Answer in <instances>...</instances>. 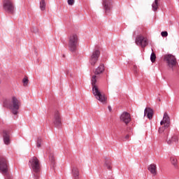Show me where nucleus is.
I'll return each mask as SVG.
<instances>
[{"mask_svg": "<svg viewBox=\"0 0 179 179\" xmlns=\"http://www.w3.org/2000/svg\"><path fill=\"white\" fill-rule=\"evenodd\" d=\"M135 43L137 45H141L142 48H145V47H146V45L148 44V38L142 35H138L136 38Z\"/></svg>", "mask_w": 179, "mask_h": 179, "instance_id": "obj_11", "label": "nucleus"}, {"mask_svg": "<svg viewBox=\"0 0 179 179\" xmlns=\"http://www.w3.org/2000/svg\"><path fill=\"white\" fill-rule=\"evenodd\" d=\"M161 125H164L159 129V134H165L164 138L166 139L168 145H171V143H174L176 142H178V136L177 134H173L171 138H169V130L168 128L170 127V117L167 113H164L163 120L160 122Z\"/></svg>", "mask_w": 179, "mask_h": 179, "instance_id": "obj_1", "label": "nucleus"}, {"mask_svg": "<svg viewBox=\"0 0 179 179\" xmlns=\"http://www.w3.org/2000/svg\"><path fill=\"white\" fill-rule=\"evenodd\" d=\"M31 31H33L34 33H38V29H37L36 27H32Z\"/></svg>", "mask_w": 179, "mask_h": 179, "instance_id": "obj_29", "label": "nucleus"}, {"mask_svg": "<svg viewBox=\"0 0 179 179\" xmlns=\"http://www.w3.org/2000/svg\"><path fill=\"white\" fill-rule=\"evenodd\" d=\"M68 5H70L71 6H72V5H73V3H75V0H68Z\"/></svg>", "mask_w": 179, "mask_h": 179, "instance_id": "obj_28", "label": "nucleus"}, {"mask_svg": "<svg viewBox=\"0 0 179 179\" xmlns=\"http://www.w3.org/2000/svg\"><path fill=\"white\" fill-rule=\"evenodd\" d=\"M0 173L3 174L5 179H13L12 173L9 171V166H8V161L5 158H0Z\"/></svg>", "mask_w": 179, "mask_h": 179, "instance_id": "obj_5", "label": "nucleus"}, {"mask_svg": "<svg viewBox=\"0 0 179 179\" xmlns=\"http://www.w3.org/2000/svg\"><path fill=\"white\" fill-rule=\"evenodd\" d=\"M46 153L49 155V160L51 163L52 166L55 165V157H54V151H52V149L51 148L48 147L46 150Z\"/></svg>", "mask_w": 179, "mask_h": 179, "instance_id": "obj_14", "label": "nucleus"}, {"mask_svg": "<svg viewBox=\"0 0 179 179\" xmlns=\"http://www.w3.org/2000/svg\"><path fill=\"white\" fill-rule=\"evenodd\" d=\"M120 120L126 124H129L131 122V115L127 112H124L120 115Z\"/></svg>", "mask_w": 179, "mask_h": 179, "instance_id": "obj_12", "label": "nucleus"}, {"mask_svg": "<svg viewBox=\"0 0 179 179\" xmlns=\"http://www.w3.org/2000/svg\"><path fill=\"white\" fill-rule=\"evenodd\" d=\"M150 61L151 62H155L156 61V54L155 52H152L150 55Z\"/></svg>", "mask_w": 179, "mask_h": 179, "instance_id": "obj_25", "label": "nucleus"}, {"mask_svg": "<svg viewBox=\"0 0 179 179\" xmlns=\"http://www.w3.org/2000/svg\"><path fill=\"white\" fill-rule=\"evenodd\" d=\"M100 57V50L99 49H95L90 57V63L92 66L96 65V62L99 61V57Z\"/></svg>", "mask_w": 179, "mask_h": 179, "instance_id": "obj_9", "label": "nucleus"}, {"mask_svg": "<svg viewBox=\"0 0 179 179\" xmlns=\"http://www.w3.org/2000/svg\"><path fill=\"white\" fill-rule=\"evenodd\" d=\"M28 164L32 171L34 178H40V169L41 168V165L40 164V160H38V158L36 157H31L29 160Z\"/></svg>", "mask_w": 179, "mask_h": 179, "instance_id": "obj_3", "label": "nucleus"}, {"mask_svg": "<svg viewBox=\"0 0 179 179\" xmlns=\"http://www.w3.org/2000/svg\"><path fill=\"white\" fill-rule=\"evenodd\" d=\"M108 110H109V111H111V106H108Z\"/></svg>", "mask_w": 179, "mask_h": 179, "instance_id": "obj_32", "label": "nucleus"}, {"mask_svg": "<svg viewBox=\"0 0 179 179\" xmlns=\"http://www.w3.org/2000/svg\"><path fill=\"white\" fill-rule=\"evenodd\" d=\"M164 61H166L169 68H174L177 65V59L173 55H166L164 56Z\"/></svg>", "mask_w": 179, "mask_h": 179, "instance_id": "obj_8", "label": "nucleus"}, {"mask_svg": "<svg viewBox=\"0 0 179 179\" xmlns=\"http://www.w3.org/2000/svg\"><path fill=\"white\" fill-rule=\"evenodd\" d=\"M133 71H134L135 73H138V67H136V66H134Z\"/></svg>", "mask_w": 179, "mask_h": 179, "instance_id": "obj_30", "label": "nucleus"}, {"mask_svg": "<svg viewBox=\"0 0 179 179\" xmlns=\"http://www.w3.org/2000/svg\"><path fill=\"white\" fill-rule=\"evenodd\" d=\"M78 38L77 34H71L69 39V50L71 52H75L78 49Z\"/></svg>", "mask_w": 179, "mask_h": 179, "instance_id": "obj_6", "label": "nucleus"}, {"mask_svg": "<svg viewBox=\"0 0 179 179\" xmlns=\"http://www.w3.org/2000/svg\"><path fill=\"white\" fill-rule=\"evenodd\" d=\"M144 115H147L149 120H152L153 117V110L150 108H146L144 110Z\"/></svg>", "mask_w": 179, "mask_h": 179, "instance_id": "obj_17", "label": "nucleus"}, {"mask_svg": "<svg viewBox=\"0 0 179 179\" xmlns=\"http://www.w3.org/2000/svg\"><path fill=\"white\" fill-rule=\"evenodd\" d=\"M3 8L6 12L13 15L15 13V4L10 0H3Z\"/></svg>", "mask_w": 179, "mask_h": 179, "instance_id": "obj_7", "label": "nucleus"}, {"mask_svg": "<svg viewBox=\"0 0 179 179\" xmlns=\"http://www.w3.org/2000/svg\"><path fill=\"white\" fill-rule=\"evenodd\" d=\"M104 72V64H100L97 69L95 70V75H100V73H103Z\"/></svg>", "mask_w": 179, "mask_h": 179, "instance_id": "obj_19", "label": "nucleus"}, {"mask_svg": "<svg viewBox=\"0 0 179 179\" xmlns=\"http://www.w3.org/2000/svg\"><path fill=\"white\" fill-rule=\"evenodd\" d=\"M112 3V0H103L102 5L103 6V9L105 10L106 13H108V12H110Z\"/></svg>", "mask_w": 179, "mask_h": 179, "instance_id": "obj_15", "label": "nucleus"}, {"mask_svg": "<svg viewBox=\"0 0 179 179\" xmlns=\"http://www.w3.org/2000/svg\"><path fill=\"white\" fill-rule=\"evenodd\" d=\"M158 101H160V99H159Z\"/></svg>", "mask_w": 179, "mask_h": 179, "instance_id": "obj_33", "label": "nucleus"}, {"mask_svg": "<svg viewBox=\"0 0 179 179\" xmlns=\"http://www.w3.org/2000/svg\"><path fill=\"white\" fill-rule=\"evenodd\" d=\"M161 36H162V37H167V36H169V33H168L167 31H162V32L161 33Z\"/></svg>", "mask_w": 179, "mask_h": 179, "instance_id": "obj_27", "label": "nucleus"}, {"mask_svg": "<svg viewBox=\"0 0 179 179\" xmlns=\"http://www.w3.org/2000/svg\"><path fill=\"white\" fill-rule=\"evenodd\" d=\"M97 76L96 75L93 76L91 79V83L92 85V93L94 96H95V98L96 100H99V101H101V103H106L107 98L106 97V95L101 94L100 90H99V87L96 83H97Z\"/></svg>", "mask_w": 179, "mask_h": 179, "instance_id": "obj_4", "label": "nucleus"}, {"mask_svg": "<svg viewBox=\"0 0 179 179\" xmlns=\"http://www.w3.org/2000/svg\"><path fill=\"white\" fill-rule=\"evenodd\" d=\"M148 170L154 177L157 176V166L155 164H150L148 167Z\"/></svg>", "mask_w": 179, "mask_h": 179, "instance_id": "obj_16", "label": "nucleus"}, {"mask_svg": "<svg viewBox=\"0 0 179 179\" xmlns=\"http://www.w3.org/2000/svg\"><path fill=\"white\" fill-rule=\"evenodd\" d=\"M53 124L56 128L61 127L62 125V121L61 119V113L58 110H55L53 116Z\"/></svg>", "mask_w": 179, "mask_h": 179, "instance_id": "obj_10", "label": "nucleus"}, {"mask_svg": "<svg viewBox=\"0 0 179 179\" xmlns=\"http://www.w3.org/2000/svg\"><path fill=\"white\" fill-rule=\"evenodd\" d=\"M125 139H129V135H127V136H125Z\"/></svg>", "mask_w": 179, "mask_h": 179, "instance_id": "obj_31", "label": "nucleus"}, {"mask_svg": "<svg viewBox=\"0 0 179 179\" xmlns=\"http://www.w3.org/2000/svg\"><path fill=\"white\" fill-rule=\"evenodd\" d=\"M20 101H19L16 96H13L10 101L5 100L3 101V107L9 108L14 115H17V114H19V108H20Z\"/></svg>", "mask_w": 179, "mask_h": 179, "instance_id": "obj_2", "label": "nucleus"}, {"mask_svg": "<svg viewBox=\"0 0 179 179\" xmlns=\"http://www.w3.org/2000/svg\"><path fill=\"white\" fill-rule=\"evenodd\" d=\"M104 166L106 169H108V170H110L111 169V161L110 159H106Z\"/></svg>", "mask_w": 179, "mask_h": 179, "instance_id": "obj_23", "label": "nucleus"}, {"mask_svg": "<svg viewBox=\"0 0 179 179\" xmlns=\"http://www.w3.org/2000/svg\"><path fill=\"white\" fill-rule=\"evenodd\" d=\"M73 179H76V178H73ZM77 179H79V178H77Z\"/></svg>", "mask_w": 179, "mask_h": 179, "instance_id": "obj_34", "label": "nucleus"}, {"mask_svg": "<svg viewBox=\"0 0 179 179\" xmlns=\"http://www.w3.org/2000/svg\"><path fill=\"white\" fill-rule=\"evenodd\" d=\"M43 142V138L41 137L38 138L36 143L37 148H41V143Z\"/></svg>", "mask_w": 179, "mask_h": 179, "instance_id": "obj_24", "label": "nucleus"}, {"mask_svg": "<svg viewBox=\"0 0 179 179\" xmlns=\"http://www.w3.org/2000/svg\"><path fill=\"white\" fill-rule=\"evenodd\" d=\"M73 178H79V169L76 166H73L71 171Z\"/></svg>", "mask_w": 179, "mask_h": 179, "instance_id": "obj_18", "label": "nucleus"}, {"mask_svg": "<svg viewBox=\"0 0 179 179\" xmlns=\"http://www.w3.org/2000/svg\"><path fill=\"white\" fill-rule=\"evenodd\" d=\"M152 9L153 12L157 11V9H159V0H155L152 4Z\"/></svg>", "mask_w": 179, "mask_h": 179, "instance_id": "obj_21", "label": "nucleus"}, {"mask_svg": "<svg viewBox=\"0 0 179 179\" xmlns=\"http://www.w3.org/2000/svg\"><path fill=\"white\" fill-rule=\"evenodd\" d=\"M3 140L5 145H9L10 143V132L9 130L3 131Z\"/></svg>", "mask_w": 179, "mask_h": 179, "instance_id": "obj_13", "label": "nucleus"}, {"mask_svg": "<svg viewBox=\"0 0 179 179\" xmlns=\"http://www.w3.org/2000/svg\"><path fill=\"white\" fill-rule=\"evenodd\" d=\"M22 83H24V86H27V84L29 83V79L24 78L22 80Z\"/></svg>", "mask_w": 179, "mask_h": 179, "instance_id": "obj_26", "label": "nucleus"}, {"mask_svg": "<svg viewBox=\"0 0 179 179\" xmlns=\"http://www.w3.org/2000/svg\"><path fill=\"white\" fill-rule=\"evenodd\" d=\"M46 5L47 4L45 3V0H41L39 6L41 10H45Z\"/></svg>", "mask_w": 179, "mask_h": 179, "instance_id": "obj_22", "label": "nucleus"}, {"mask_svg": "<svg viewBox=\"0 0 179 179\" xmlns=\"http://www.w3.org/2000/svg\"><path fill=\"white\" fill-rule=\"evenodd\" d=\"M170 162L173 167L178 169V163L177 162V158L176 157H171Z\"/></svg>", "mask_w": 179, "mask_h": 179, "instance_id": "obj_20", "label": "nucleus"}]
</instances>
